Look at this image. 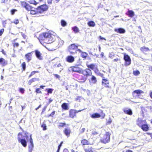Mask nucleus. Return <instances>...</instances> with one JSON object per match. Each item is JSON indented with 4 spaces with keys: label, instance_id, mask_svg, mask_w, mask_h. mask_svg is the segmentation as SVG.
I'll use <instances>...</instances> for the list:
<instances>
[{
    "label": "nucleus",
    "instance_id": "obj_1",
    "mask_svg": "<svg viewBox=\"0 0 152 152\" xmlns=\"http://www.w3.org/2000/svg\"><path fill=\"white\" fill-rule=\"evenodd\" d=\"M54 36L49 33H45L41 34L39 37V39L41 43L43 46L44 42L46 43H52L53 40Z\"/></svg>",
    "mask_w": 152,
    "mask_h": 152
},
{
    "label": "nucleus",
    "instance_id": "obj_6",
    "mask_svg": "<svg viewBox=\"0 0 152 152\" xmlns=\"http://www.w3.org/2000/svg\"><path fill=\"white\" fill-rule=\"evenodd\" d=\"M143 93V92L141 90H136L133 91V95L134 97L140 98L141 95Z\"/></svg>",
    "mask_w": 152,
    "mask_h": 152
},
{
    "label": "nucleus",
    "instance_id": "obj_40",
    "mask_svg": "<svg viewBox=\"0 0 152 152\" xmlns=\"http://www.w3.org/2000/svg\"><path fill=\"white\" fill-rule=\"evenodd\" d=\"M21 5L25 8L26 5H27V3L24 1H22L21 2Z\"/></svg>",
    "mask_w": 152,
    "mask_h": 152
},
{
    "label": "nucleus",
    "instance_id": "obj_48",
    "mask_svg": "<svg viewBox=\"0 0 152 152\" xmlns=\"http://www.w3.org/2000/svg\"><path fill=\"white\" fill-rule=\"evenodd\" d=\"M42 127L43 128V130H46V125L45 124H43L42 125Z\"/></svg>",
    "mask_w": 152,
    "mask_h": 152
},
{
    "label": "nucleus",
    "instance_id": "obj_33",
    "mask_svg": "<svg viewBox=\"0 0 152 152\" xmlns=\"http://www.w3.org/2000/svg\"><path fill=\"white\" fill-rule=\"evenodd\" d=\"M25 9L27 10H30L31 9H33V8L31 7L29 4H27V5H26Z\"/></svg>",
    "mask_w": 152,
    "mask_h": 152
},
{
    "label": "nucleus",
    "instance_id": "obj_34",
    "mask_svg": "<svg viewBox=\"0 0 152 152\" xmlns=\"http://www.w3.org/2000/svg\"><path fill=\"white\" fill-rule=\"evenodd\" d=\"M81 143L83 145L89 144L88 142L85 139L82 140L81 141Z\"/></svg>",
    "mask_w": 152,
    "mask_h": 152
},
{
    "label": "nucleus",
    "instance_id": "obj_49",
    "mask_svg": "<svg viewBox=\"0 0 152 152\" xmlns=\"http://www.w3.org/2000/svg\"><path fill=\"white\" fill-rule=\"evenodd\" d=\"M13 23L16 24H18L19 23V21L18 19H16L14 20Z\"/></svg>",
    "mask_w": 152,
    "mask_h": 152
},
{
    "label": "nucleus",
    "instance_id": "obj_51",
    "mask_svg": "<svg viewBox=\"0 0 152 152\" xmlns=\"http://www.w3.org/2000/svg\"><path fill=\"white\" fill-rule=\"evenodd\" d=\"M36 91L37 93H41V91L40 90V89L39 88L36 89Z\"/></svg>",
    "mask_w": 152,
    "mask_h": 152
},
{
    "label": "nucleus",
    "instance_id": "obj_56",
    "mask_svg": "<svg viewBox=\"0 0 152 152\" xmlns=\"http://www.w3.org/2000/svg\"><path fill=\"white\" fill-rule=\"evenodd\" d=\"M48 3L49 4H51L52 1V0H47Z\"/></svg>",
    "mask_w": 152,
    "mask_h": 152
},
{
    "label": "nucleus",
    "instance_id": "obj_50",
    "mask_svg": "<svg viewBox=\"0 0 152 152\" xmlns=\"http://www.w3.org/2000/svg\"><path fill=\"white\" fill-rule=\"evenodd\" d=\"M4 31V29L2 28L1 29H0V36L2 35V34L3 33Z\"/></svg>",
    "mask_w": 152,
    "mask_h": 152
},
{
    "label": "nucleus",
    "instance_id": "obj_7",
    "mask_svg": "<svg viewBox=\"0 0 152 152\" xmlns=\"http://www.w3.org/2000/svg\"><path fill=\"white\" fill-rule=\"evenodd\" d=\"M124 59L126 65H129L131 64V60L130 57L125 53L124 54Z\"/></svg>",
    "mask_w": 152,
    "mask_h": 152
},
{
    "label": "nucleus",
    "instance_id": "obj_17",
    "mask_svg": "<svg viewBox=\"0 0 152 152\" xmlns=\"http://www.w3.org/2000/svg\"><path fill=\"white\" fill-rule=\"evenodd\" d=\"M102 83V85L104 86L105 87H108L109 81L107 80L104 79H103Z\"/></svg>",
    "mask_w": 152,
    "mask_h": 152
},
{
    "label": "nucleus",
    "instance_id": "obj_30",
    "mask_svg": "<svg viewBox=\"0 0 152 152\" xmlns=\"http://www.w3.org/2000/svg\"><path fill=\"white\" fill-rule=\"evenodd\" d=\"M31 9L30 10V13L32 15H34L36 14L37 13H38V12H37V9Z\"/></svg>",
    "mask_w": 152,
    "mask_h": 152
},
{
    "label": "nucleus",
    "instance_id": "obj_46",
    "mask_svg": "<svg viewBox=\"0 0 152 152\" xmlns=\"http://www.w3.org/2000/svg\"><path fill=\"white\" fill-rule=\"evenodd\" d=\"M113 56L114 54L113 53H111L109 54V57L110 58H113Z\"/></svg>",
    "mask_w": 152,
    "mask_h": 152
},
{
    "label": "nucleus",
    "instance_id": "obj_19",
    "mask_svg": "<svg viewBox=\"0 0 152 152\" xmlns=\"http://www.w3.org/2000/svg\"><path fill=\"white\" fill-rule=\"evenodd\" d=\"M89 81L91 84L95 83L96 81L95 77H92L91 79L89 80Z\"/></svg>",
    "mask_w": 152,
    "mask_h": 152
},
{
    "label": "nucleus",
    "instance_id": "obj_63",
    "mask_svg": "<svg viewBox=\"0 0 152 152\" xmlns=\"http://www.w3.org/2000/svg\"><path fill=\"white\" fill-rule=\"evenodd\" d=\"M64 152H69V151L67 149L65 148L64 150Z\"/></svg>",
    "mask_w": 152,
    "mask_h": 152
},
{
    "label": "nucleus",
    "instance_id": "obj_45",
    "mask_svg": "<svg viewBox=\"0 0 152 152\" xmlns=\"http://www.w3.org/2000/svg\"><path fill=\"white\" fill-rule=\"evenodd\" d=\"M87 54L86 53H82L81 54L83 58H86L87 56Z\"/></svg>",
    "mask_w": 152,
    "mask_h": 152
},
{
    "label": "nucleus",
    "instance_id": "obj_35",
    "mask_svg": "<svg viewBox=\"0 0 152 152\" xmlns=\"http://www.w3.org/2000/svg\"><path fill=\"white\" fill-rule=\"evenodd\" d=\"M72 29L74 31L75 33H77L79 32L78 28L76 26L74 27Z\"/></svg>",
    "mask_w": 152,
    "mask_h": 152
},
{
    "label": "nucleus",
    "instance_id": "obj_32",
    "mask_svg": "<svg viewBox=\"0 0 152 152\" xmlns=\"http://www.w3.org/2000/svg\"><path fill=\"white\" fill-rule=\"evenodd\" d=\"M55 66L56 67L60 68L61 70H63L64 69V67L62 65L61 63H58Z\"/></svg>",
    "mask_w": 152,
    "mask_h": 152
},
{
    "label": "nucleus",
    "instance_id": "obj_54",
    "mask_svg": "<svg viewBox=\"0 0 152 152\" xmlns=\"http://www.w3.org/2000/svg\"><path fill=\"white\" fill-rule=\"evenodd\" d=\"M112 122V120L110 118H109L107 123L108 124H110Z\"/></svg>",
    "mask_w": 152,
    "mask_h": 152
},
{
    "label": "nucleus",
    "instance_id": "obj_36",
    "mask_svg": "<svg viewBox=\"0 0 152 152\" xmlns=\"http://www.w3.org/2000/svg\"><path fill=\"white\" fill-rule=\"evenodd\" d=\"M133 73L134 75H138L140 74V72L139 71L137 70H136L135 71H134Z\"/></svg>",
    "mask_w": 152,
    "mask_h": 152
},
{
    "label": "nucleus",
    "instance_id": "obj_39",
    "mask_svg": "<svg viewBox=\"0 0 152 152\" xmlns=\"http://www.w3.org/2000/svg\"><path fill=\"white\" fill-rule=\"evenodd\" d=\"M85 152H92V149L91 148L86 149H85Z\"/></svg>",
    "mask_w": 152,
    "mask_h": 152
},
{
    "label": "nucleus",
    "instance_id": "obj_57",
    "mask_svg": "<svg viewBox=\"0 0 152 152\" xmlns=\"http://www.w3.org/2000/svg\"><path fill=\"white\" fill-rule=\"evenodd\" d=\"M62 143H63V142H61V143L60 145L58 146V148L59 149H60L61 147V146Z\"/></svg>",
    "mask_w": 152,
    "mask_h": 152
},
{
    "label": "nucleus",
    "instance_id": "obj_44",
    "mask_svg": "<svg viewBox=\"0 0 152 152\" xmlns=\"http://www.w3.org/2000/svg\"><path fill=\"white\" fill-rule=\"evenodd\" d=\"M26 63L25 62H23L22 64V68H23V69L24 70H25V68H26Z\"/></svg>",
    "mask_w": 152,
    "mask_h": 152
},
{
    "label": "nucleus",
    "instance_id": "obj_5",
    "mask_svg": "<svg viewBox=\"0 0 152 152\" xmlns=\"http://www.w3.org/2000/svg\"><path fill=\"white\" fill-rule=\"evenodd\" d=\"M48 9V7L45 5H41L37 8V12L38 13H42L44 11H46Z\"/></svg>",
    "mask_w": 152,
    "mask_h": 152
},
{
    "label": "nucleus",
    "instance_id": "obj_55",
    "mask_svg": "<svg viewBox=\"0 0 152 152\" xmlns=\"http://www.w3.org/2000/svg\"><path fill=\"white\" fill-rule=\"evenodd\" d=\"M83 110H74L75 111L74 112H75V114H76V113H78L79 112H80L81 111H82Z\"/></svg>",
    "mask_w": 152,
    "mask_h": 152
},
{
    "label": "nucleus",
    "instance_id": "obj_3",
    "mask_svg": "<svg viewBox=\"0 0 152 152\" xmlns=\"http://www.w3.org/2000/svg\"><path fill=\"white\" fill-rule=\"evenodd\" d=\"M101 141L103 143L108 142L110 140V134L109 132H106L101 137Z\"/></svg>",
    "mask_w": 152,
    "mask_h": 152
},
{
    "label": "nucleus",
    "instance_id": "obj_21",
    "mask_svg": "<svg viewBox=\"0 0 152 152\" xmlns=\"http://www.w3.org/2000/svg\"><path fill=\"white\" fill-rule=\"evenodd\" d=\"M74 110H71L69 111V116L70 117L73 118L74 117L75 115V114Z\"/></svg>",
    "mask_w": 152,
    "mask_h": 152
},
{
    "label": "nucleus",
    "instance_id": "obj_24",
    "mask_svg": "<svg viewBox=\"0 0 152 152\" xmlns=\"http://www.w3.org/2000/svg\"><path fill=\"white\" fill-rule=\"evenodd\" d=\"M100 117V115L97 113H94L91 115V117L93 118H98Z\"/></svg>",
    "mask_w": 152,
    "mask_h": 152
},
{
    "label": "nucleus",
    "instance_id": "obj_62",
    "mask_svg": "<svg viewBox=\"0 0 152 152\" xmlns=\"http://www.w3.org/2000/svg\"><path fill=\"white\" fill-rule=\"evenodd\" d=\"M100 56H101L102 58H103L104 56V53L103 52H102L101 53Z\"/></svg>",
    "mask_w": 152,
    "mask_h": 152
},
{
    "label": "nucleus",
    "instance_id": "obj_10",
    "mask_svg": "<svg viewBox=\"0 0 152 152\" xmlns=\"http://www.w3.org/2000/svg\"><path fill=\"white\" fill-rule=\"evenodd\" d=\"M77 46H76L75 44H72L69 47V51L71 53H72V50H74L77 48Z\"/></svg>",
    "mask_w": 152,
    "mask_h": 152
},
{
    "label": "nucleus",
    "instance_id": "obj_20",
    "mask_svg": "<svg viewBox=\"0 0 152 152\" xmlns=\"http://www.w3.org/2000/svg\"><path fill=\"white\" fill-rule=\"evenodd\" d=\"M88 67L92 70H95L96 69V67L94 64H91L87 65Z\"/></svg>",
    "mask_w": 152,
    "mask_h": 152
},
{
    "label": "nucleus",
    "instance_id": "obj_29",
    "mask_svg": "<svg viewBox=\"0 0 152 152\" xmlns=\"http://www.w3.org/2000/svg\"><path fill=\"white\" fill-rule=\"evenodd\" d=\"M88 25L90 27H94L95 26V23L93 21H91L88 23Z\"/></svg>",
    "mask_w": 152,
    "mask_h": 152
},
{
    "label": "nucleus",
    "instance_id": "obj_38",
    "mask_svg": "<svg viewBox=\"0 0 152 152\" xmlns=\"http://www.w3.org/2000/svg\"><path fill=\"white\" fill-rule=\"evenodd\" d=\"M61 25L63 26H65L66 25V22L64 20H62L61 21Z\"/></svg>",
    "mask_w": 152,
    "mask_h": 152
},
{
    "label": "nucleus",
    "instance_id": "obj_23",
    "mask_svg": "<svg viewBox=\"0 0 152 152\" xmlns=\"http://www.w3.org/2000/svg\"><path fill=\"white\" fill-rule=\"evenodd\" d=\"M140 49L144 53H146L149 50V49L148 48H146L145 47L141 48Z\"/></svg>",
    "mask_w": 152,
    "mask_h": 152
},
{
    "label": "nucleus",
    "instance_id": "obj_16",
    "mask_svg": "<svg viewBox=\"0 0 152 152\" xmlns=\"http://www.w3.org/2000/svg\"><path fill=\"white\" fill-rule=\"evenodd\" d=\"M25 57L26 60L28 61H30L31 59L32 55L31 53H28L25 55Z\"/></svg>",
    "mask_w": 152,
    "mask_h": 152
},
{
    "label": "nucleus",
    "instance_id": "obj_25",
    "mask_svg": "<svg viewBox=\"0 0 152 152\" xmlns=\"http://www.w3.org/2000/svg\"><path fill=\"white\" fill-rule=\"evenodd\" d=\"M124 113L129 115H131L132 114V112L130 109H126L124 111Z\"/></svg>",
    "mask_w": 152,
    "mask_h": 152
},
{
    "label": "nucleus",
    "instance_id": "obj_8",
    "mask_svg": "<svg viewBox=\"0 0 152 152\" xmlns=\"http://www.w3.org/2000/svg\"><path fill=\"white\" fill-rule=\"evenodd\" d=\"M145 120H142L141 118H139L137 121V124L139 126L141 127L144 124H146Z\"/></svg>",
    "mask_w": 152,
    "mask_h": 152
},
{
    "label": "nucleus",
    "instance_id": "obj_28",
    "mask_svg": "<svg viewBox=\"0 0 152 152\" xmlns=\"http://www.w3.org/2000/svg\"><path fill=\"white\" fill-rule=\"evenodd\" d=\"M61 107L64 110H68L69 109V108L66 103H64L62 105Z\"/></svg>",
    "mask_w": 152,
    "mask_h": 152
},
{
    "label": "nucleus",
    "instance_id": "obj_42",
    "mask_svg": "<svg viewBox=\"0 0 152 152\" xmlns=\"http://www.w3.org/2000/svg\"><path fill=\"white\" fill-rule=\"evenodd\" d=\"M46 90L48 93L51 94L53 89L51 88H48L46 89Z\"/></svg>",
    "mask_w": 152,
    "mask_h": 152
},
{
    "label": "nucleus",
    "instance_id": "obj_37",
    "mask_svg": "<svg viewBox=\"0 0 152 152\" xmlns=\"http://www.w3.org/2000/svg\"><path fill=\"white\" fill-rule=\"evenodd\" d=\"M29 3L31 4H33L35 5H37V3L34 0H31L29 1Z\"/></svg>",
    "mask_w": 152,
    "mask_h": 152
},
{
    "label": "nucleus",
    "instance_id": "obj_26",
    "mask_svg": "<svg viewBox=\"0 0 152 152\" xmlns=\"http://www.w3.org/2000/svg\"><path fill=\"white\" fill-rule=\"evenodd\" d=\"M90 70L89 69H87L86 71H84L83 73L85 75L88 76L90 75Z\"/></svg>",
    "mask_w": 152,
    "mask_h": 152
},
{
    "label": "nucleus",
    "instance_id": "obj_43",
    "mask_svg": "<svg viewBox=\"0 0 152 152\" xmlns=\"http://www.w3.org/2000/svg\"><path fill=\"white\" fill-rule=\"evenodd\" d=\"M85 131V129L84 128H82L81 129H80V133L82 134Z\"/></svg>",
    "mask_w": 152,
    "mask_h": 152
},
{
    "label": "nucleus",
    "instance_id": "obj_22",
    "mask_svg": "<svg viewBox=\"0 0 152 152\" xmlns=\"http://www.w3.org/2000/svg\"><path fill=\"white\" fill-rule=\"evenodd\" d=\"M128 12V15L129 17H133L134 16V12L132 10H129Z\"/></svg>",
    "mask_w": 152,
    "mask_h": 152
},
{
    "label": "nucleus",
    "instance_id": "obj_12",
    "mask_svg": "<svg viewBox=\"0 0 152 152\" xmlns=\"http://www.w3.org/2000/svg\"><path fill=\"white\" fill-rule=\"evenodd\" d=\"M114 30L115 32L120 34L124 33L125 32V30L124 29L122 28L115 29Z\"/></svg>",
    "mask_w": 152,
    "mask_h": 152
},
{
    "label": "nucleus",
    "instance_id": "obj_11",
    "mask_svg": "<svg viewBox=\"0 0 152 152\" xmlns=\"http://www.w3.org/2000/svg\"><path fill=\"white\" fill-rule=\"evenodd\" d=\"M35 52L37 58L39 60L42 59V57L41 56V53L38 50H36Z\"/></svg>",
    "mask_w": 152,
    "mask_h": 152
},
{
    "label": "nucleus",
    "instance_id": "obj_4",
    "mask_svg": "<svg viewBox=\"0 0 152 152\" xmlns=\"http://www.w3.org/2000/svg\"><path fill=\"white\" fill-rule=\"evenodd\" d=\"M18 142H20L24 147H26L27 146V142L25 138L22 137L21 133H19L18 134Z\"/></svg>",
    "mask_w": 152,
    "mask_h": 152
},
{
    "label": "nucleus",
    "instance_id": "obj_15",
    "mask_svg": "<svg viewBox=\"0 0 152 152\" xmlns=\"http://www.w3.org/2000/svg\"><path fill=\"white\" fill-rule=\"evenodd\" d=\"M141 127L144 131H147L148 130V127L146 123L144 124Z\"/></svg>",
    "mask_w": 152,
    "mask_h": 152
},
{
    "label": "nucleus",
    "instance_id": "obj_27",
    "mask_svg": "<svg viewBox=\"0 0 152 152\" xmlns=\"http://www.w3.org/2000/svg\"><path fill=\"white\" fill-rule=\"evenodd\" d=\"M58 43L57 47L58 48L60 46H62L64 43V42L63 41L60 39H58Z\"/></svg>",
    "mask_w": 152,
    "mask_h": 152
},
{
    "label": "nucleus",
    "instance_id": "obj_41",
    "mask_svg": "<svg viewBox=\"0 0 152 152\" xmlns=\"http://www.w3.org/2000/svg\"><path fill=\"white\" fill-rule=\"evenodd\" d=\"M66 125L65 123H60L58 126L61 127H64Z\"/></svg>",
    "mask_w": 152,
    "mask_h": 152
},
{
    "label": "nucleus",
    "instance_id": "obj_60",
    "mask_svg": "<svg viewBox=\"0 0 152 152\" xmlns=\"http://www.w3.org/2000/svg\"><path fill=\"white\" fill-rule=\"evenodd\" d=\"M55 113V112L53 111L52 113L50 115V116H53V115H54Z\"/></svg>",
    "mask_w": 152,
    "mask_h": 152
},
{
    "label": "nucleus",
    "instance_id": "obj_18",
    "mask_svg": "<svg viewBox=\"0 0 152 152\" xmlns=\"http://www.w3.org/2000/svg\"><path fill=\"white\" fill-rule=\"evenodd\" d=\"M65 134L68 137L70 134L71 131L69 129L66 128L64 131Z\"/></svg>",
    "mask_w": 152,
    "mask_h": 152
},
{
    "label": "nucleus",
    "instance_id": "obj_59",
    "mask_svg": "<svg viewBox=\"0 0 152 152\" xmlns=\"http://www.w3.org/2000/svg\"><path fill=\"white\" fill-rule=\"evenodd\" d=\"M14 46L15 47H18L19 46V44L18 43H15L14 45Z\"/></svg>",
    "mask_w": 152,
    "mask_h": 152
},
{
    "label": "nucleus",
    "instance_id": "obj_2",
    "mask_svg": "<svg viewBox=\"0 0 152 152\" xmlns=\"http://www.w3.org/2000/svg\"><path fill=\"white\" fill-rule=\"evenodd\" d=\"M25 137L27 140H30V144L28 146V152H32L34 148V144L32 139L31 138V135L28 133H25Z\"/></svg>",
    "mask_w": 152,
    "mask_h": 152
},
{
    "label": "nucleus",
    "instance_id": "obj_31",
    "mask_svg": "<svg viewBox=\"0 0 152 152\" xmlns=\"http://www.w3.org/2000/svg\"><path fill=\"white\" fill-rule=\"evenodd\" d=\"M39 80V79H38L36 78H34L29 81L28 84L29 85H31V83H32V82L36 81H38Z\"/></svg>",
    "mask_w": 152,
    "mask_h": 152
},
{
    "label": "nucleus",
    "instance_id": "obj_58",
    "mask_svg": "<svg viewBox=\"0 0 152 152\" xmlns=\"http://www.w3.org/2000/svg\"><path fill=\"white\" fill-rule=\"evenodd\" d=\"M62 143H63V142H61V143L60 145L58 146V148L59 149H60L61 147V146Z\"/></svg>",
    "mask_w": 152,
    "mask_h": 152
},
{
    "label": "nucleus",
    "instance_id": "obj_13",
    "mask_svg": "<svg viewBox=\"0 0 152 152\" xmlns=\"http://www.w3.org/2000/svg\"><path fill=\"white\" fill-rule=\"evenodd\" d=\"M66 60L69 62H72L74 60V58L71 56H69L66 57Z\"/></svg>",
    "mask_w": 152,
    "mask_h": 152
},
{
    "label": "nucleus",
    "instance_id": "obj_9",
    "mask_svg": "<svg viewBox=\"0 0 152 152\" xmlns=\"http://www.w3.org/2000/svg\"><path fill=\"white\" fill-rule=\"evenodd\" d=\"M70 71H72V72H75L81 73L83 71L80 70L78 67L74 66L70 67L69 69Z\"/></svg>",
    "mask_w": 152,
    "mask_h": 152
},
{
    "label": "nucleus",
    "instance_id": "obj_47",
    "mask_svg": "<svg viewBox=\"0 0 152 152\" xmlns=\"http://www.w3.org/2000/svg\"><path fill=\"white\" fill-rule=\"evenodd\" d=\"M24 89L22 88H19V91L22 94H23L24 92Z\"/></svg>",
    "mask_w": 152,
    "mask_h": 152
},
{
    "label": "nucleus",
    "instance_id": "obj_64",
    "mask_svg": "<svg viewBox=\"0 0 152 152\" xmlns=\"http://www.w3.org/2000/svg\"><path fill=\"white\" fill-rule=\"evenodd\" d=\"M99 38L101 39H104L105 40H106V39L104 38H103V37H101V36H100L99 37Z\"/></svg>",
    "mask_w": 152,
    "mask_h": 152
},
{
    "label": "nucleus",
    "instance_id": "obj_61",
    "mask_svg": "<svg viewBox=\"0 0 152 152\" xmlns=\"http://www.w3.org/2000/svg\"><path fill=\"white\" fill-rule=\"evenodd\" d=\"M8 1V0H2L1 2L3 3H5L7 2Z\"/></svg>",
    "mask_w": 152,
    "mask_h": 152
},
{
    "label": "nucleus",
    "instance_id": "obj_52",
    "mask_svg": "<svg viewBox=\"0 0 152 152\" xmlns=\"http://www.w3.org/2000/svg\"><path fill=\"white\" fill-rule=\"evenodd\" d=\"M37 71H33L32 72L30 76H31L34 75L35 73H37Z\"/></svg>",
    "mask_w": 152,
    "mask_h": 152
},
{
    "label": "nucleus",
    "instance_id": "obj_53",
    "mask_svg": "<svg viewBox=\"0 0 152 152\" xmlns=\"http://www.w3.org/2000/svg\"><path fill=\"white\" fill-rule=\"evenodd\" d=\"M17 11V10H11V14L12 15H13L15 12L16 11Z\"/></svg>",
    "mask_w": 152,
    "mask_h": 152
},
{
    "label": "nucleus",
    "instance_id": "obj_14",
    "mask_svg": "<svg viewBox=\"0 0 152 152\" xmlns=\"http://www.w3.org/2000/svg\"><path fill=\"white\" fill-rule=\"evenodd\" d=\"M7 64L5 60L2 58H0V64L3 66L6 65Z\"/></svg>",
    "mask_w": 152,
    "mask_h": 152
}]
</instances>
